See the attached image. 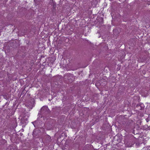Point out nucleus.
I'll return each mask as SVG.
<instances>
[{
	"label": "nucleus",
	"instance_id": "7ed1b4c3",
	"mask_svg": "<svg viewBox=\"0 0 150 150\" xmlns=\"http://www.w3.org/2000/svg\"><path fill=\"white\" fill-rule=\"evenodd\" d=\"M120 0H119V1H120Z\"/></svg>",
	"mask_w": 150,
	"mask_h": 150
},
{
	"label": "nucleus",
	"instance_id": "f257e3e1",
	"mask_svg": "<svg viewBox=\"0 0 150 150\" xmlns=\"http://www.w3.org/2000/svg\"><path fill=\"white\" fill-rule=\"evenodd\" d=\"M47 107L45 106H43L41 108V110L42 111H43L44 110H47Z\"/></svg>",
	"mask_w": 150,
	"mask_h": 150
},
{
	"label": "nucleus",
	"instance_id": "f03ea898",
	"mask_svg": "<svg viewBox=\"0 0 150 150\" xmlns=\"http://www.w3.org/2000/svg\"><path fill=\"white\" fill-rule=\"evenodd\" d=\"M47 139L49 141H50L51 139V137L50 136H47Z\"/></svg>",
	"mask_w": 150,
	"mask_h": 150
}]
</instances>
